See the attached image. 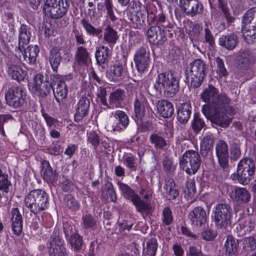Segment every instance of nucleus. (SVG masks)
Returning a JSON list of instances; mask_svg holds the SVG:
<instances>
[{"label": "nucleus", "instance_id": "obj_64", "mask_svg": "<svg viewBox=\"0 0 256 256\" xmlns=\"http://www.w3.org/2000/svg\"><path fill=\"white\" fill-rule=\"evenodd\" d=\"M46 82L44 80V76L42 74H36L34 77V82L32 84V90H34L38 86H40Z\"/></svg>", "mask_w": 256, "mask_h": 256}, {"label": "nucleus", "instance_id": "obj_41", "mask_svg": "<svg viewBox=\"0 0 256 256\" xmlns=\"http://www.w3.org/2000/svg\"><path fill=\"white\" fill-rule=\"evenodd\" d=\"M164 188L170 199H174L178 196V192L175 188V183L173 179L171 178L166 179Z\"/></svg>", "mask_w": 256, "mask_h": 256}, {"label": "nucleus", "instance_id": "obj_52", "mask_svg": "<svg viewBox=\"0 0 256 256\" xmlns=\"http://www.w3.org/2000/svg\"><path fill=\"white\" fill-rule=\"evenodd\" d=\"M216 73L218 76L221 78L226 77L228 75V72L225 68L224 62L222 59L218 57L216 59Z\"/></svg>", "mask_w": 256, "mask_h": 256}, {"label": "nucleus", "instance_id": "obj_55", "mask_svg": "<svg viewBox=\"0 0 256 256\" xmlns=\"http://www.w3.org/2000/svg\"><path fill=\"white\" fill-rule=\"evenodd\" d=\"M72 35L77 44L83 45L86 44V42L84 38V34L81 30L74 28L72 30Z\"/></svg>", "mask_w": 256, "mask_h": 256}, {"label": "nucleus", "instance_id": "obj_21", "mask_svg": "<svg viewBox=\"0 0 256 256\" xmlns=\"http://www.w3.org/2000/svg\"><path fill=\"white\" fill-rule=\"evenodd\" d=\"M124 95V91L120 90H116L110 92L109 96L108 103V106H106V108L111 109L121 108Z\"/></svg>", "mask_w": 256, "mask_h": 256}, {"label": "nucleus", "instance_id": "obj_2", "mask_svg": "<svg viewBox=\"0 0 256 256\" xmlns=\"http://www.w3.org/2000/svg\"><path fill=\"white\" fill-rule=\"evenodd\" d=\"M24 204L32 212L36 215L48 207V195L39 189L31 190L25 196Z\"/></svg>", "mask_w": 256, "mask_h": 256}, {"label": "nucleus", "instance_id": "obj_39", "mask_svg": "<svg viewBox=\"0 0 256 256\" xmlns=\"http://www.w3.org/2000/svg\"><path fill=\"white\" fill-rule=\"evenodd\" d=\"M110 50L108 46H99L96 52V58L99 64H104L108 60Z\"/></svg>", "mask_w": 256, "mask_h": 256}, {"label": "nucleus", "instance_id": "obj_53", "mask_svg": "<svg viewBox=\"0 0 256 256\" xmlns=\"http://www.w3.org/2000/svg\"><path fill=\"white\" fill-rule=\"evenodd\" d=\"M11 185L10 182L8 180V176L3 173L0 168V190H3L4 192H8V188Z\"/></svg>", "mask_w": 256, "mask_h": 256}, {"label": "nucleus", "instance_id": "obj_61", "mask_svg": "<svg viewBox=\"0 0 256 256\" xmlns=\"http://www.w3.org/2000/svg\"><path fill=\"white\" fill-rule=\"evenodd\" d=\"M88 142L94 147L100 144V138L95 132H91L88 134Z\"/></svg>", "mask_w": 256, "mask_h": 256}, {"label": "nucleus", "instance_id": "obj_1", "mask_svg": "<svg viewBox=\"0 0 256 256\" xmlns=\"http://www.w3.org/2000/svg\"><path fill=\"white\" fill-rule=\"evenodd\" d=\"M202 98L207 104L202 108L204 114V110L206 108L210 112H214L217 122L221 126L227 127L230 124V119L226 113L225 107L228 105L230 100L226 94H219L218 89L212 86H208L202 94Z\"/></svg>", "mask_w": 256, "mask_h": 256}, {"label": "nucleus", "instance_id": "obj_56", "mask_svg": "<svg viewBox=\"0 0 256 256\" xmlns=\"http://www.w3.org/2000/svg\"><path fill=\"white\" fill-rule=\"evenodd\" d=\"M63 228L66 240L77 234L76 228L68 222L64 224Z\"/></svg>", "mask_w": 256, "mask_h": 256}, {"label": "nucleus", "instance_id": "obj_58", "mask_svg": "<svg viewBox=\"0 0 256 256\" xmlns=\"http://www.w3.org/2000/svg\"><path fill=\"white\" fill-rule=\"evenodd\" d=\"M172 220L171 210L168 207H165L162 211V222L166 225H169L172 222Z\"/></svg>", "mask_w": 256, "mask_h": 256}, {"label": "nucleus", "instance_id": "obj_14", "mask_svg": "<svg viewBox=\"0 0 256 256\" xmlns=\"http://www.w3.org/2000/svg\"><path fill=\"white\" fill-rule=\"evenodd\" d=\"M229 196L234 202L238 204H245L248 202L251 198L250 192L244 188L234 186Z\"/></svg>", "mask_w": 256, "mask_h": 256}, {"label": "nucleus", "instance_id": "obj_46", "mask_svg": "<svg viewBox=\"0 0 256 256\" xmlns=\"http://www.w3.org/2000/svg\"><path fill=\"white\" fill-rule=\"evenodd\" d=\"M243 250L245 251H252L256 249V239L254 236L244 238L242 240Z\"/></svg>", "mask_w": 256, "mask_h": 256}, {"label": "nucleus", "instance_id": "obj_17", "mask_svg": "<svg viewBox=\"0 0 256 256\" xmlns=\"http://www.w3.org/2000/svg\"><path fill=\"white\" fill-rule=\"evenodd\" d=\"M90 102L86 96H82L77 104L76 113L74 116V121L80 122L88 114Z\"/></svg>", "mask_w": 256, "mask_h": 256}, {"label": "nucleus", "instance_id": "obj_43", "mask_svg": "<svg viewBox=\"0 0 256 256\" xmlns=\"http://www.w3.org/2000/svg\"><path fill=\"white\" fill-rule=\"evenodd\" d=\"M67 240L74 251H80L81 250L83 244L82 237L78 233L70 238Z\"/></svg>", "mask_w": 256, "mask_h": 256}, {"label": "nucleus", "instance_id": "obj_5", "mask_svg": "<svg viewBox=\"0 0 256 256\" xmlns=\"http://www.w3.org/2000/svg\"><path fill=\"white\" fill-rule=\"evenodd\" d=\"M256 60V56L250 50H243L239 51L237 56L238 70L236 74L238 79L246 80L249 71Z\"/></svg>", "mask_w": 256, "mask_h": 256}, {"label": "nucleus", "instance_id": "obj_49", "mask_svg": "<svg viewBox=\"0 0 256 256\" xmlns=\"http://www.w3.org/2000/svg\"><path fill=\"white\" fill-rule=\"evenodd\" d=\"M65 204L67 208L72 211L79 210L80 204L71 195H68L65 197Z\"/></svg>", "mask_w": 256, "mask_h": 256}, {"label": "nucleus", "instance_id": "obj_23", "mask_svg": "<svg viewBox=\"0 0 256 256\" xmlns=\"http://www.w3.org/2000/svg\"><path fill=\"white\" fill-rule=\"evenodd\" d=\"M238 240L232 235L228 234L226 236L222 249L226 256H230L238 252Z\"/></svg>", "mask_w": 256, "mask_h": 256}, {"label": "nucleus", "instance_id": "obj_34", "mask_svg": "<svg viewBox=\"0 0 256 256\" xmlns=\"http://www.w3.org/2000/svg\"><path fill=\"white\" fill-rule=\"evenodd\" d=\"M31 37L30 28L26 25H22L19 34L18 50H21V47L24 48V45H27Z\"/></svg>", "mask_w": 256, "mask_h": 256}, {"label": "nucleus", "instance_id": "obj_12", "mask_svg": "<svg viewBox=\"0 0 256 256\" xmlns=\"http://www.w3.org/2000/svg\"><path fill=\"white\" fill-rule=\"evenodd\" d=\"M146 47H142L136 52L134 56V61L140 72H144L146 70L150 63V55Z\"/></svg>", "mask_w": 256, "mask_h": 256}, {"label": "nucleus", "instance_id": "obj_10", "mask_svg": "<svg viewBox=\"0 0 256 256\" xmlns=\"http://www.w3.org/2000/svg\"><path fill=\"white\" fill-rule=\"evenodd\" d=\"M232 210L230 206L226 204H218L215 206L214 220L216 226L218 228H226L230 224Z\"/></svg>", "mask_w": 256, "mask_h": 256}, {"label": "nucleus", "instance_id": "obj_27", "mask_svg": "<svg viewBox=\"0 0 256 256\" xmlns=\"http://www.w3.org/2000/svg\"><path fill=\"white\" fill-rule=\"evenodd\" d=\"M127 59L123 56L122 58L116 62V64L111 66L109 74L111 75L112 79L116 78L122 76L126 66Z\"/></svg>", "mask_w": 256, "mask_h": 256}, {"label": "nucleus", "instance_id": "obj_35", "mask_svg": "<svg viewBox=\"0 0 256 256\" xmlns=\"http://www.w3.org/2000/svg\"><path fill=\"white\" fill-rule=\"evenodd\" d=\"M214 138L212 134H208L204 137L200 142V153L203 156H206L208 152L212 148Z\"/></svg>", "mask_w": 256, "mask_h": 256}, {"label": "nucleus", "instance_id": "obj_33", "mask_svg": "<svg viewBox=\"0 0 256 256\" xmlns=\"http://www.w3.org/2000/svg\"><path fill=\"white\" fill-rule=\"evenodd\" d=\"M61 49L58 47L54 48L50 51L49 60L52 70L57 72L62 60Z\"/></svg>", "mask_w": 256, "mask_h": 256}, {"label": "nucleus", "instance_id": "obj_3", "mask_svg": "<svg viewBox=\"0 0 256 256\" xmlns=\"http://www.w3.org/2000/svg\"><path fill=\"white\" fill-rule=\"evenodd\" d=\"M154 87L156 90L163 91L166 96L172 97L178 90L179 81L172 72L162 73L158 76Z\"/></svg>", "mask_w": 256, "mask_h": 256}, {"label": "nucleus", "instance_id": "obj_28", "mask_svg": "<svg viewBox=\"0 0 256 256\" xmlns=\"http://www.w3.org/2000/svg\"><path fill=\"white\" fill-rule=\"evenodd\" d=\"M238 38L234 34L222 36L218 40L219 44L228 50H233L238 44Z\"/></svg>", "mask_w": 256, "mask_h": 256}, {"label": "nucleus", "instance_id": "obj_38", "mask_svg": "<svg viewBox=\"0 0 256 256\" xmlns=\"http://www.w3.org/2000/svg\"><path fill=\"white\" fill-rule=\"evenodd\" d=\"M8 74L12 78L18 82L23 80L26 75V71L23 70L20 66L12 65L8 69Z\"/></svg>", "mask_w": 256, "mask_h": 256}, {"label": "nucleus", "instance_id": "obj_26", "mask_svg": "<svg viewBox=\"0 0 256 256\" xmlns=\"http://www.w3.org/2000/svg\"><path fill=\"white\" fill-rule=\"evenodd\" d=\"M194 68L196 73V78H198V82L194 84V86L198 87L202 84L205 76L206 65L201 60L196 59L193 62Z\"/></svg>", "mask_w": 256, "mask_h": 256}, {"label": "nucleus", "instance_id": "obj_47", "mask_svg": "<svg viewBox=\"0 0 256 256\" xmlns=\"http://www.w3.org/2000/svg\"><path fill=\"white\" fill-rule=\"evenodd\" d=\"M116 120L110 118L107 121L105 128L108 132H121L122 129Z\"/></svg>", "mask_w": 256, "mask_h": 256}, {"label": "nucleus", "instance_id": "obj_51", "mask_svg": "<svg viewBox=\"0 0 256 256\" xmlns=\"http://www.w3.org/2000/svg\"><path fill=\"white\" fill-rule=\"evenodd\" d=\"M52 86L48 82H46L40 86L33 90L34 92L42 96H46L50 92Z\"/></svg>", "mask_w": 256, "mask_h": 256}, {"label": "nucleus", "instance_id": "obj_60", "mask_svg": "<svg viewBox=\"0 0 256 256\" xmlns=\"http://www.w3.org/2000/svg\"><path fill=\"white\" fill-rule=\"evenodd\" d=\"M13 119L12 116L8 114H0V133L4 136H6V134L4 128V124L10 120Z\"/></svg>", "mask_w": 256, "mask_h": 256}, {"label": "nucleus", "instance_id": "obj_54", "mask_svg": "<svg viewBox=\"0 0 256 256\" xmlns=\"http://www.w3.org/2000/svg\"><path fill=\"white\" fill-rule=\"evenodd\" d=\"M83 226L86 228L94 229L96 226V221L90 214H86L82 217Z\"/></svg>", "mask_w": 256, "mask_h": 256}, {"label": "nucleus", "instance_id": "obj_59", "mask_svg": "<svg viewBox=\"0 0 256 256\" xmlns=\"http://www.w3.org/2000/svg\"><path fill=\"white\" fill-rule=\"evenodd\" d=\"M204 125V123L203 120L198 117L197 114L195 113L193 120V130L197 134L202 130Z\"/></svg>", "mask_w": 256, "mask_h": 256}, {"label": "nucleus", "instance_id": "obj_30", "mask_svg": "<svg viewBox=\"0 0 256 256\" xmlns=\"http://www.w3.org/2000/svg\"><path fill=\"white\" fill-rule=\"evenodd\" d=\"M75 60L78 65L86 66L90 60L87 50L82 46H78L75 54Z\"/></svg>", "mask_w": 256, "mask_h": 256}, {"label": "nucleus", "instance_id": "obj_24", "mask_svg": "<svg viewBox=\"0 0 256 256\" xmlns=\"http://www.w3.org/2000/svg\"><path fill=\"white\" fill-rule=\"evenodd\" d=\"M148 103L145 98H137L134 102V110L136 116L141 120L145 116L146 110L148 108Z\"/></svg>", "mask_w": 256, "mask_h": 256}, {"label": "nucleus", "instance_id": "obj_6", "mask_svg": "<svg viewBox=\"0 0 256 256\" xmlns=\"http://www.w3.org/2000/svg\"><path fill=\"white\" fill-rule=\"evenodd\" d=\"M43 12L46 16L53 19L62 18L67 13L69 0H44Z\"/></svg>", "mask_w": 256, "mask_h": 256}, {"label": "nucleus", "instance_id": "obj_8", "mask_svg": "<svg viewBox=\"0 0 256 256\" xmlns=\"http://www.w3.org/2000/svg\"><path fill=\"white\" fill-rule=\"evenodd\" d=\"M117 184L124 198L131 200L137 211L143 212L150 210V204L142 200L138 195L136 194L134 191L128 184L121 182H118Z\"/></svg>", "mask_w": 256, "mask_h": 256}, {"label": "nucleus", "instance_id": "obj_50", "mask_svg": "<svg viewBox=\"0 0 256 256\" xmlns=\"http://www.w3.org/2000/svg\"><path fill=\"white\" fill-rule=\"evenodd\" d=\"M104 6L106 10L107 16L112 22L117 20L114 12V6L112 0H104Z\"/></svg>", "mask_w": 256, "mask_h": 256}, {"label": "nucleus", "instance_id": "obj_29", "mask_svg": "<svg viewBox=\"0 0 256 256\" xmlns=\"http://www.w3.org/2000/svg\"><path fill=\"white\" fill-rule=\"evenodd\" d=\"M119 38L118 32L110 25H107L104 33V40L109 46L112 47Z\"/></svg>", "mask_w": 256, "mask_h": 256}, {"label": "nucleus", "instance_id": "obj_22", "mask_svg": "<svg viewBox=\"0 0 256 256\" xmlns=\"http://www.w3.org/2000/svg\"><path fill=\"white\" fill-rule=\"evenodd\" d=\"M156 108L159 115L164 118H170L174 114L172 104L166 100H159L156 103Z\"/></svg>", "mask_w": 256, "mask_h": 256}, {"label": "nucleus", "instance_id": "obj_37", "mask_svg": "<svg viewBox=\"0 0 256 256\" xmlns=\"http://www.w3.org/2000/svg\"><path fill=\"white\" fill-rule=\"evenodd\" d=\"M80 24L88 34L98 37L102 36V29L94 27L89 22L88 20L82 18L80 20Z\"/></svg>", "mask_w": 256, "mask_h": 256}, {"label": "nucleus", "instance_id": "obj_36", "mask_svg": "<svg viewBox=\"0 0 256 256\" xmlns=\"http://www.w3.org/2000/svg\"><path fill=\"white\" fill-rule=\"evenodd\" d=\"M118 122V124L121 126L122 130L126 129L130 123V119L128 114L121 110H116L111 113Z\"/></svg>", "mask_w": 256, "mask_h": 256}, {"label": "nucleus", "instance_id": "obj_45", "mask_svg": "<svg viewBox=\"0 0 256 256\" xmlns=\"http://www.w3.org/2000/svg\"><path fill=\"white\" fill-rule=\"evenodd\" d=\"M150 140L157 148H162L166 145L165 139L156 133L152 134L150 136Z\"/></svg>", "mask_w": 256, "mask_h": 256}, {"label": "nucleus", "instance_id": "obj_9", "mask_svg": "<svg viewBox=\"0 0 256 256\" xmlns=\"http://www.w3.org/2000/svg\"><path fill=\"white\" fill-rule=\"evenodd\" d=\"M255 171L254 160L250 158H244L240 160L237 168V178L243 185L248 184L253 178Z\"/></svg>", "mask_w": 256, "mask_h": 256}, {"label": "nucleus", "instance_id": "obj_4", "mask_svg": "<svg viewBox=\"0 0 256 256\" xmlns=\"http://www.w3.org/2000/svg\"><path fill=\"white\" fill-rule=\"evenodd\" d=\"M196 218V224L194 229L195 230L200 228L201 236L202 238L206 241L214 240L217 236V232L216 230L209 228L208 224L206 223V212L204 210L200 207L196 208L193 210V218Z\"/></svg>", "mask_w": 256, "mask_h": 256}, {"label": "nucleus", "instance_id": "obj_7", "mask_svg": "<svg viewBox=\"0 0 256 256\" xmlns=\"http://www.w3.org/2000/svg\"><path fill=\"white\" fill-rule=\"evenodd\" d=\"M27 94L22 86L9 88L5 94L6 103L10 107L18 108L26 104Z\"/></svg>", "mask_w": 256, "mask_h": 256}, {"label": "nucleus", "instance_id": "obj_19", "mask_svg": "<svg viewBox=\"0 0 256 256\" xmlns=\"http://www.w3.org/2000/svg\"><path fill=\"white\" fill-rule=\"evenodd\" d=\"M54 98L58 103H60L67 96L68 86L64 81L62 80L54 82L52 86Z\"/></svg>", "mask_w": 256, "mask_h": 256}, {"label": "nucleus", "instance_id": "obj_13", "mask_svg": "<svg viewBox=\"0 0 256 256\" xmlns=\"http://www.w3.org/2000/svg\"><path fill=\"white\" fill-rule=\"evenodd\" d=\"M146 36L149 42L156 46L162 45L166 40L164 30L158 26H152L148 28Z\"/></svg>", "mask_w": 256, "mask_h": 256}, {"label": "nucleus", "instance_id": "obj_62", "mask_svg": "<svg viewBox=\"0 0 256 256\" xmlns=\"http://www.w3.org/2000/svg\"><path fill=\"white\" fill-rule=\"evenodd\" d=\"M191 0H180V6L182 10L188 15L192 14V6L190 4Z\"/></svg>", "mask_w": 256, "mask_h": 256}, {"label": "nucleus", "instance_id": "obj_57", "mask_svg": "<svg viewBox=\"0 0 256 256\" xmlns=\"http://www.w3.org/2000/svg\"><path fill=\"white\" fill-rule=\"evenodd\" d=\"M256 14V7L248 10L244 14L242 18V22L245 24H250Z\"/></svg>", "mask_w": 256, "mask_h": 256}, {"label": "nucleus", "instance_id": "obj_63", "mask_svg": "<svg viewBox=\"0 0 256 256\" xmlns=\"http://www.w3.org/2000/svg\"><path fill=\"white\" fill-rule=\"evenodd\" d=\"M98 96L100 98V103L104 106H108V102L106 98V91L105 88L100 86L98 92Z\"/></svg>", "mask_w": 256, "mask_h": 256}, {"label": "nucleus", "instance_id": "obj_18", "mask_svg": "<svg viewBox=\"0 0 256 256\" xmlns=\"http://www.w3.org/2000/svg\"><path fill=\"white\" fill-rule=\"evenodd\" d=\"M41 175L44 180L47 182L52 183L58 178L56 171L53 170L50 162L45 160L41 162Z\"/></svg>", "mask_w": 256, "mask_h": 256}, {"label": "nucleus", "instance_id": "obj_15", "mask_svg": "<svg viewBox=\"0 0 256 256\" xmlns=\"http://www.w3.org/2000/svg\"><path fill=\"white\" fill-rule=\"evenodd\" d=\"M216 152L218 164L224 169L228 166V145L224 141L220 140L216 144Z\"/></svg>", "mask_w": 256, "mask_h": 256}, {"label": "nucleus", "instance_id": "obj_44", "mask_svg": "<svg viewBox=\"0 0 256 256\" xmlns=\"http://www.w3.org/2000/svg\"><path fill=\"white\" fill-rule=\"evenodd\" d=\"M230 144L231 158L233 160H237L241 154L238 140L234 139L231 140Z\"/></svg>", "mask_w": 256, "mask_h": 256}, {"label": "nucleus", "instance_id": "obj_11", "mask_svg": "<svg viewBox=\"0 0 256 256\" xmlns=\"http://www.w3.org/2000/svg\"><path fill=\"white\" fill-rule=\"evenodd\" d=\"M50 246L48 247L49 256H66V249L64 242L56 234L53 233L50 240Z\"/></svg>", "mask_w": 256, "mask_h": 256}, {"label": "nucleus", "instance_id": "obj_40", "mask_svg": "<svg viewBox=\"0 0 256 256\" xmlns=\"http://www.w3.org/2000/svg\"><path fill=\"white\" fill-rule=\"evenodd\" d=\"M146 14L140 10L134 14H132L129 16V20L133 24V26L136 28H141L144 22Z\"/></svg>", "mask_w": 256, "mask_h": 256}, {"label": "nucleus", "instance_id": "obj_48", "mask_svg": "<svg viewBox=\"0 0 256 256\" xmlns=\"http://www.w3.org/2000/svg\"><path fill=\"white\" fill-rule=\"evenodd\" d=\"M218 0V6L222 12L225 18L226 19L227 22L229 23L233 22L235 18L231 15L230 12V9L228 6L226 2L222 1V0Z\"/></svg>", "mask_w": 256, "mask_h": 256}, {"label": "nucleus", "instance_id": "obj_42", "mask_svg": "<svg viewBox=\"0 0 256 256\" xmlns=\"http://www.w3.org/2000/svg\"><path fill=\"white\" fill-rule=\"evenodd\" d=\"M158 242L155 238H152L146 242L144 250V256H155L158 249Z\"/></svg>", "mask_w": 256, "mask_h": 256}, {"label": "nucleus", "instance_id": "obj_16", "mask_svg": "<svg viewBox=\"0 0 256 256\" xmlns=\"http://www.w3.org/2000/svg\"><path fill=\"white\" fill-rule=\"evenodd\" d=\"M26 46L24 45V48L21 47V50L18 48V52L22 54V55H18L20 58L22 59V58L26 62L34 64L36 62V56L39 52L38 47L35 45L28 46L26 48Z\"/></svg>", "mask_w": 256, "mask_h": 256}, {"label": "nucleus", "instance_id": "obj_31", "mask_svg": "<svg viewBox=\"0 0 256 256\" xmlns=\"http://www.w3.org/2000/svg\"><path fill=\"white\" fill-rule=\"evenodd\" d=\"M180 168L184 170L187 174L191 175L192 169V150H186L180 160Z\"/></svg>", "mask_w": 256, "mask_h": 256}, {"label": "nucleus", "instance_id": "obj_20", "mask_svg": "<svg viewBox=\"0 0 256 256\" xmlns=\"http://www.w3.org/2000/svg\"><path fill=\"white\" fill-rule=\"evenodd\" d=\"M12 226L13 232L16 236H19L22 230V216L19 210L16 208H12L11 212Z\"/></svg>", "mask_w": 256, "mask_h": 256}, {"label": "nucleus", "instance_id": "obj_25", "mask_svg": "<svg viewBox=\"0 0 256 256\" xmlns=\"http://www.w3.org/2000/svg\"><path fill=\"white\" fill-rule=\"evenodd\" d=\"M254 228V223L248 218H245L240 220L236 230L238 236H243L250 233Z\"/></svg>", "mask_w": 256, "mask_h": 256}, {"label": "nucleus", "instance_id": "obj_32", "mask_svg": "<svg viewBox=\"0 0 256 256\" xmlns=\"http://www.w3.org/2000/svg\"><path fill=\"white\" fill-rule=\"evenodd\" d=\"M178 120L181 123L186 122L191 114V104L190 103L182 104L178 111Z\"/></svg>", "mask_w": 256, "mask_h": 256}]
</instances>
